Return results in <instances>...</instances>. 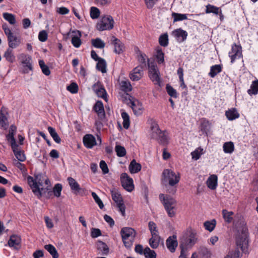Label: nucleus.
<instances>
[{"mask_svg":"<svg viewBox=\"0 0 258 258\" xmlns=\"http://www.w3.org/2000/svg\"><path fill=\"white\" fill-rule=\"evenodd\" d=\"M233 224L235 227L238 231H241V234L237 237L236 243L239 246L242 252H247L248 240L247 235V228L246 226V223L242 218H240L237 221L234 220Z\"/></svg>","mask_w":258,"mask_h":258,"instance_id":"nucleus-1","label":"nucleus"},{"mask_svg":"<svg viewBox=\"0 0 258 258\" xmlns=\"http://www.w3.org/2000/svg\"><path fill=\"white\" fill-rule=\"evenodd\" d=\"M152 137L156 139L159 143L163 146H166L169 143L168 133L166 131H161L157 123L152 122L151 126Z\"/></svg>","mask_w":258,"mask_h":258,"instance_id":"nucleus-2","label":"nucleus"},{"mask_svg":"<svg viewBox=\"0 0 258 258\" xmlns=\"http://www.w3.org/2000/svg\"><path fill=\"white\" fill-rule=\"evenodd\" d=\"M198 240V235L193 230L186 232L182 236L180 241V248L181 249L187 250L195 245Z\"/></svg>","mask_w":258,"mask_h":258,"instance_id":"nucleus-3","label":"nucleus"},{"mask_svg":"<svg viewBox=\"0 0 258 258\" xmlns=\"http://www.w3.org/2000/svg\"><path fill=\"white\" fill-rule=\"evenodd\" d=\"M159 199L164 206V208L170 217H173L175 216L176 211V201L169 196L164 197L163 194L159 195Z\"/></svg>","mask_w":258,"mask_h":258,"instance_id":"nucleus-4","label":"nucleus"},{"mask_svg":"<svg viewBox=\"0 0 258 258\" xmlns=\"http://www.w3.org/2000/svg\"><path fill=\"white\" fill-rule=\"evenodd\" d=\"M180 179V174H176L173 170L169 169H165L162 174V181L164 184L173 187L177 184Z\"/></svg>","mask_w":258,"mask_h":258,"instance_id":"nucleus-5","label":"nucleus"},{"mask_svg":"<svg viewBox=\"0 0 258 258\" xmlns=\"http://www.w3.org/2000/svg\"><path fill=\"white\" fill-rule=\"evenodd\" d=\"M124 98L125 103L132 108L135 115H139L142 114L143 105L138 99L127 93H126Z\"/></svg>","mask_w":258,"mask_h":258,"instance_id":"nucleus-6","label":"nucleus"},{"mask_svg":"<svg viewBox=\"0 0 258 258\" xmlns=\"http://www.w3.org/2000/svg\"><path fill=\"white\" fill-rule=\"evenodd\" d=\"M114 21L110 16L102 18L100 22L97 24V29L99 31L111 30L113 28Z\"/></svg>","mask_w":258,"mask_h":258,"instance_id":"nucleus-7","label":"nucleus"},{"mask_svg":"<svg viewBox=\"0 0 258 258\" xmlns=\"http://www.w3.org/2000/svg\"><path fill=\"white\" fill-rule=\"evenodd\" d=\"M32 191L38 198L42 196L46 199H50L52 196V191L50 190L48 187L43 188L39 187L36 183H33Z\"/></svg>","mask_w":258,"mask_h":258,"instance_id":"nucleus-8","label":"nucleus"},{"mask_svg":"<svg viewBox=\"0 0 258 258\" xmlns=\"http://www.w3.org/2000/svg\"><path fill=\"white\" fill-rule=\"evenodd\" d=\"M111 193L112 200L116 203L119 211L121 212L122 215L124 216L125 206L124 205L121 195L115 190H111Z\"/></svg>","mask_w":258,"mask_h":258,"instance_id":"nucleus-9","label":"nucleus"},{"mask_svg":"<svg viewBox=\"0 0 258 258\" xmlns=\"http://www.w3.org/2000/svg\"><path fill=\"white\" fill-rule=\"evenodd\" d=\"M120 181L122 186L128 191H132L134 189L133 179L126 173H123L120 176Z\"/></svg>","mask_w":258,"mask_h":258,"instance_id":"nucleus-10","label":"nucleus"},{"mask_svg":"<svg viewBox=\"0 0 258 258\" xmlns=\"http://www.w3.org/2000/svg\"><path fill=\"white\" fill-rule=\"evenodd\" d=\"M229 56L231 58V62L232 63H234L235 59L242 57L241 46L236 45V43L233 44L231 47V50L229 52Z\"/></svg>","mask_w":258,"mask_h":258,"instance_id":"nucleus-11","label":"nucleus"},{"mask_svg":"<svg viewBox=\"0 0 258 258\" xmlns=\"http://www.w3.org/2000/svg\"><path fill=\"white\" fill-rule=\"evenodd\" d=\"M35 179L31 176L27 177V180L31 189H32L33 183H36L39 185V187L42 186L43 183L45 178V175L42 173H38L34 174Z\"/></svg>","mask_w":258,"mask_h":258,"instance_id":"nucleus-12","label":"nucleus"},{"mask_svg":"<svg viewBox=\"0 0 258 258\" xmlns=\"http://www.w3.org/2000/svg\"><path fill=\"white\" fill-rule=\"evenodd\" d=\"M111 43L114 46V52L117 54L122 53L124 49L123 44L121 41L112 36L111 38Z\"/></svg>","mask_w":258,"mask_h":258,"instance_id":"nucleus-13","label":"nucleus"},{"mask_svg":"<svg viewBox=\"0 0 258 258\" xmlns=\"http://www.w3.org/2000/svg\"><path fill=\"white\" fill-rule=\"evenodd\" d=\"M172 34L176 38V40L180 43L184 41L186 39L188 35L187 32L181 28L174 30L172 31Z\"/></svg>","mask_w":258,"mask_h":258,"instance_id":"nucleus-14","label":"nucleus"},{"mask_svg":"<svg viewBox=\"0 0 258 258\" xmlns=\"http://www.w3.org/2000/svg\"><path fill=\"white\" fill-rule=\"evenodd\" d=\"M84 145L88 149H92L97 144L95 137L91 134L85 135L83 139Z\"/></svg>","mask_w":258,"mask_h":258,"instance_id":"nucleus-15","label":"nucleus"},{"mask_svg":"<svg viewBox=\"0 0 258 258\" xmlns=\"http://www.w3.org/2000/svg\"><path fill=\"white\" fill-rule=\"evenodd\" d=\"M120 234L122 240L125 239L132 238L134 239L136 232L135 230L131 227H123L121 229Z\"/></svg>","mask_w":258,"mask_h":258,"instance_id":"nucleus-16","label":"nucleus"},{"mask_svg":"<svg viewBox=\"0 0 258 258\" xmlns=\"http://www.w3.org/2000/svg\"><path fill=\"white\" fill-rule=\"evenodd\" d=\"M93 109L97 113L100 119H103L105 117L104 106L101 101L98 100L96 101Z\"/></svg>","mask_w":258,"mask_h":258,"instance_id":"nucleus-17","label":"nucleus"},{"mask_svg":"<svg viewBox=\"0 0 258 258\" xmlns=\"http://www.w3.org/2000/svg\"><path fill=\"white\" fill-rule=\"evenodd\" d=\"M93 89L98 97L103 98L106 101H107V93L103 86L94 84L93 86Z\"/></svg>","mask_w":258,"mask_h":258,"instance_id":"nucleus-18","label":"nucleus"},{"mask_svg":"<svg viewBox=\"0 0 258 258\" xmlns=\"http://www.w3.org/2000/svg\"><path fill=\"white\" fill-rule=\"evenodd\" d=\"M166 244L167 248L171 252H174L178 245V242L176 239V236L173 235L172 236L169 237L166 240Z\"/></svg>","mask_w":258,"mask_h":258,"instance_id":"nucleus-19","label":"nucleus"},{"mask_svg":"<svg viewBox=\"0 0 258 258\" xmlns=\"http://www.w3.org/2000/svg\"><path fill=\"white\" fill-rule=\"evenodd\" d=\"M207 186L212 190L217 188L218 184V177L215 174L211 175L207 180Z\"/></svg>","mask_w":258,"mask_h":258,"instance_id":"nucleus-20","label":"nucleus"},{"mask_svg":"<svg viewBox=\"0 0 258 258\" xmlns=\"http://www.w3.org/2000/svg\"><path fill=\"white\" fill-rule=\"evenodd\" d=\"M98 254L101 255H107L109 252V248L107 244L101 241H98L97 243Z\"/></svg>","mask_w":258,"mask_h":258,"instance_id":"nucleus-21","label":"nucleus"},{"mask_svg":"<svg viewBox=\"0 0 258 258\" xmlns=\"http://www.w3.org/2000/svg\"><path fill=\"white\" fill-rule=\"evenodd\" d=\"M73 33H76L77 34L72 36L71 43L75 47L79 48L82 43V41L80 39L82 36L81 33L79 30L77 31H74Z\"/></svg>","mask_w":258,"mask_h":258,"instance_id":"nucleus-22","label":"nucleus"},{"mask_svg":"<svg viewBox=\"0 0 258 258\" xmlns=\"http://www.w3.org/2000/svg\"><path fill=\"white\" fill-rule=\"evenodd\" d=\"M225 115L229 120H233L239 117V114L235 108H232L226 111Z\"/></svg>","mask_w":258,"mask_h":258,"instance_id":"nucleus-23","label":"nucleus"},{"mask_svg":"<svg viewBox=\"0 0 258 258\" xmlns=\"http://www.w3.org/2000/svg\"><path fill=\"white\" fill-rule=\"evenodd\" d=\"M21 241V239L20 236L17 235H12L11 236L8 241V244L10 247H14L15 248H17V246L20 244Z\"/></svg>","mask_w":258,"mask_h":258,"instance_id":"nucleus-24","label":"nucleus"},{"mask_svg":"<svg viewBox=\"0 0 258 258\" xmlns=\"http://www.w3.org/2000/svg\"><path fill=\"white\" fill-rule=\"evenodd\" d=\"M67 180L72 191H74L76 193H78L81 190L82 188L75 179L71 177H69Z\"/></svg>","mask_w":258,"mask_h":258,"instance_id":"nucleus-25","label":"nucleus"},{"mask_svg":"<svg viewBox=\"0 0 258 258\" xmlns=\"http://www.w3.org/2000/svg\"><path fill=\"white\" fill-rule=\"evenodd\" d=\"M12 37H8V41L9 46L11 48H15L21 43V40L16 35H12Z\"/></svg>","mask_w":258,"mask_h":258,"instance_id":"nucleus-26","label":"nucleus"},{"mask_svg":"<svg viewBox=\"0 0 258 258\" xmlns=\"http://www.w3.org/2000/svg\"><path fill=\"white\" fill-rule=\"evenodd\" d=\"M128 168L131 173H136L141 170L142 166L140 163H137L135 159H133L131 162Z\"/></svg>","mask_w":258,"mask_h":258,"instance_id":"nucleus-27","label":"nucleus"},{"mask_svg":"<svg viewBox=\"0 0 258 258\" xmlns=\"http://www.w3.org/2000/svg\"><path fill=\"white\" fill-rule=\"evenodd\" d=\"M161 240V237L159 235L152 236V237L149 239V244L152 248H157Z\"/></svg>","mask_w":258,"mask_h":258,"instance_id":"nucleus-28","label":"nucleus"},{"mask_svg":"<svg viewBox=\"0 0 258 258\" xmlns=\"http://www.w3.org/2000/svg\"><path fill=\"white\" fill-rule=\"evenodd\" d=\"M200 130L203 134H207L210 130V123L208 120L203 118L201 122Z\"/></svg>","mask_w":258,"mask_h":258,"instance_id":"nucleus-29","label":"nucleus"},{"mask_svg":"<svg viewBox=\"0 0 258 258\" xmlns=\"http://www.w3.org/2000/svg\"><path fill=\"white\" fill-rule=\"evenodd\" d=\"M222 66L220 64H215L210 68V71L209 73V76L211 78H214L218 73L222 71Z\"/></svg>","mask_w":258,"mask_h":258,"instance_id":"nucleus-30","label":"nucleus"},{"mask_svg":"<svg viewBox=\"0 0 258 258\" xmlns=\"http://www.w3.org/2000/svg\"><path fill=\"white\" fill-rule=\"evenodd\" d=\"M12 149L15 157L19 161L23 162L26 160V157L24 152L19 150L18 149V147H15V148Z\"/></svg>","mask_w":258,"mask_h":258,"instance_id":"nucleus-31","label":"nucleus"},{"mask_svg":"<svg viewBox=\"0 0 258 258\" xmlns=\"http://www.w3.org/2000/svg\"><path fill=\"white\" fill-rule=\"evenodd\" d=\"M223 217L225 221L228 223H230L233 221L232 216L234 213L232 211H228L226 209H224L222 211Z\"/></svg>","mask_w":258,"mask_h":258,"instance_id":"nucleus-32","label":"nucleus"},{"mask_svg":"<svg viewBox=\"0 0 258 258\" xmlns=\"http://www.w3.org/2000/svg\"><path fill=\"white\" fill-rule=\"evenodd\" d=\"M247 93L249 95L258 94V80L252 81L250 89L247 90Z\"/></svg>","mask_w":258,"mask_h":258,"instance_id":"nucleus-33","label":"nucleus"},{"mask_svg":"<svg viewBox=\"0 0 258 258\" xmlns=\"http://www.w3.org/2000/svg\"><path fill=\"white\" fill-rule=\"evenodd\" d=\"M106 62L103 58H100L96 64V69L102 73H106Z\"/></svg>","mask_w":258,"mask_h":258,"instance_id":"nucleus-34","label":"nucleus"},{"mask_svg":"<svg viewBox=\"0 0 258 258\" xmlns=\"http://www.w3.org/2000/svg\"><path fill=\"white\" fill-rule=\"evenodd\" d=\"M44 248L49 252L53 258L58 257V253L56 250V249L53 245L51 244H47L44 246Z\"/></svg>","mask_w":258,"mask_h":258,"instance_id":"nucleus-35","label":"nucleus"},{"mask_svg":"<svg viewBox=\"0 0 258 258\" xmlns=\"http://www.w3.org/2000/svg\"><path fill=\"white\" fill-rule=\"evenodd\" d=\"M156 58L159 64L164 62V53L162 51V49L159 47H158L156 49Z\"/></svg>","mask_w":258,"mask_h":258,"instance_id":"nucleus-36","label":"nucleus"},{"mask_svg":"<svg viewBox=\"0 0 258 258\" xmlns=\"http://www.w3.org/2000/svg\"><path fill=\"white\" fill-rule=\"evenodd\" d=\"M132 87L130 83L127 81H122L120 83V89L124 92L127 93L132 90Z\"/></svg>","mask_w":258,"mask_h":258,"instance_id":"nucleus-37","label":"nucleus"},{"mask_svg":"<svg viewBox=\"0 0 258 258\" xmlns=\"http://www.w3.org/2000/svg\"><path fill=\"white\" fill-rule=\"evenodd\" d=\"M48 131L53 140L57 144H59L61 142V139L56 132L55 130L51 126L48 127Z\"/></svg>","mask_w":258,"mask_h":258,"instance_id":"nucleus-38","label":"nucleus"},{"mask_svg":"<svg viewBox=\"0 0 258 258\" xmlns=\"http://www.w3.org/2000/svg\"><path fill=\"white\" fill-rule=\"evenodd\" d=\"M216 224V221L215 219H213L211 221H206L204 223L205 228L210 232H212L215 228Z\"/></svg>","mask_w":258,"mask_h":258,"instance_id":"nucleus-39","label":"nucleus"},{"mask_svg":"<svg viewBox=\"0 0 258 258\" xmlns=\"http://www.w3.org/2000/svg\"><path fill=\"white\" fill-rule=\"evenodd\" d=\"M12 48H8L4 54V57L10 62H13L15 60V56L13 54Z\"/></svg>","mask_w":258,"mask_h":258,"instance_id":"nucleus-40","label":"nucleus"},{"mask_svg":"<svg viewBox=\"0 0 258 258\" xmlns=\"http://www.w3.org/2000/svg\"><path fill=\"white\" fill-rule=\"evenodd\" d=\"M121 117L123 120V126L125 129H127L130 124V116L127 113L123 111L121 113Z\"/></svg>","mask_w":258,"mask_h":258,"instance_id":"nucleus-41","label":"nucleus"},{"mask_svg":"<svg viewBox=\"0 0 258 258\" xmlns=\"http://www.w3.org/2000/svg\"><path fill=\"white\" fill-rule=\"evenodd\" d=\"M223 151L225 153H232L234 149V146L232 142H226L224 144Z\"/></svg>","mask_w":258,"mask_h":258,"instance_id":"nucleus-42","label":"nucleus"},{"mask_svg":"<svg viewBox=\"0 0 258 258\" xmlns=\"http://www.w3.org/2000/svg\"><path fill=\"white\" fill-rule=\"evenodd\" d=\"M159 44L163 47H166L169 43L168 36L167 33H164L160 36L159 38Z\"/></svg>","mask_w":258,"mask_h":258,"instance_id":"nucleus-43","label":"nucleus"},{"mask_svg":"<svg viewBox=\"0 0 258 258\" xmlns=\"http://www.w3.org/2000/svg\"><path fill=\"white\" fill-rule=\"evenodd\" d=\"M199 253L202 258H210L211 255L210 250L204 246L200 247Z\"/></svg>","mask_w":258,"mask_h":258,"instance_id":"nucleus-44","label":"nucleus"},{"mask_svg":"<svg viewBox=\"0 0 258 258\" xmlns=\"http://www.w3.org/2000/svg\"><path fill=\"white\" fill-rule=\"evenodd\" d=\"M220 10V9L219 8L208 4L206 6L205 12L207 14L213 13L215 15H218Z\"/></svg>","mask_w":258,"mask_h":258,"instance_id":"nucleus-45","label":"nucleus"},{"mask_svg":"<svg viewBox=\"0 0 258 258\" xmlns=\"http://www.w3.org/2000/svg\"><path fill=\"white\" fill-rule=\"evenodd\" d=\"M166 89L168 94L171 97L174 98H177L178 97V93L176 90L169 84L166 85Z\"/></svg>","mask_w":258,"mask_h":258,"instance_id":"nucleus-46","label":"nucleus"},{"mask_svg":"<svg viewBox=\"0 0 258 258\" xmlns=\"http://www.w3.org/2000/svg\"><path fill=\"white\" fill-rule=\"evenodd\" d=\"M3 15L4 18L9 22L10 24L14 25L16 23V19L14 15L8 13H4Z\"/></svg>","mask_w":258,"mask_h":258,"instance_id":"nucleus-47","label":"nucleus"},{"mask_svg":"<svg viewBox=\"0 0 258 258\" xmlns=\"http://www.w3.org/2000/svg\"><path fill=\"white\" fill-rule=\"evenodd\" d=\"M92 44L97 48H103L105 46V43L99 38L92 40Z\"/></svg>","mask_w":258,"mask_h":258,"instance_id":"nucleus-48","label":"nucleus"},{"mask_svg":"<svg viewBox=\"0 0 258 258\" xmlns=\"http://www.w3.org/2000/svg\"><path fill=\"white\" fill-rule=\"evenodd\" d=\"M144 255L146 258H156L157 256L155 251L148 246L144 249Z\"/></svg>","mask_w":258,"mask_h":258,"instance_id":"nucleus-49","label":"nucleus"},{"mask_svg":"<svg viewBox=\"0 0 258 258\" xmlns=\"http://www.w3.org/2000/svg\"><path fill=\"white\" fill-rule=\"evenodd\" d=\"M39 64L42 73L46 76H49L50 74V71L47 66L45 64L43 60H39Z\"/></svg>","mask_w":258,"mask_h":258,"instance_id":"nucleus-50","label":"nucleus"},{"mask_svg":"<svg viewBox=\"0 0 258 258\" xmlns=\"http://www.w3.org/2000/svg\"><path fill=\"white\" fill-rule=\"evenodd\" d=\"M8 125L7 117L4 113L0 112V126L4 129H6Z\"/></svg>","mask_w":258,"mask_h":258,"instance_id":"nucleus-51","label":"nucleus"},{"mask_svg":"<svg viewBox=\"0 0 258 258\" xmlns=\"http://www.w3.org/2000/svg\"><path fill=\"white\" fill-rule=\"evenodd\" d=\"M115 151L116 152V155L118 157H122L126 155V150L124 147L120 145H116L115 147Z\"/></svg>","mask_w":258,"mask_h":258,"instance_id":"nucleus-52","label":"nucleus"},{"mask_svg":"<svg viewBox=\"0 0 258 258\" xmlns=\"http://www.w3.org/2000/svg\"><path fill=\"white\" fill-rule=\"evenodd\" d=\"M172 17L173 18V22H177L186 20L187 19L186 14H182L176 13H172Z\"/></svg>","mask_w":258,"mask_h":258,"instance_id":"nucleus-53","label":"nucleus"},{"mask_svg":"<svg viewBox=\"0 0 258 258\" xmlns=\"http://www.w3.org/2000/svg\"><path fill=\"white\" fill-rule=\"evenodd\" d=\"M148 227L152 236L159 235L156 224L154 222L150 221L148 223Z\"/></svg>","mask_w":258,"mask_h":258,"instance_id":"nucleus-54","label":"nucleus"},{"mask_svg":"<svg viewBox=\"0 0 258 258\" xmlns=\"http://www.w3.org/2000/svg\"><path fill=\"white\" fill-rule=\"evenodd\" d=\"M62 188V185L60 183H57L54 185L52 191L55 197L58 198L60 196Z\"/></svg>","mask_w":258,"mask_h":258,"instance_id":"nucleus-55","label":"nucleus"},{"mask_svg":"<svg viewBox=\"0 0 258 258\" xmlns=\"http://www.w3.org/2000/svg\"><path fill=\"white\" fill-rule=\"evenodd\" d=\"M203 149L201 148H199L194 151L191 153V155L192 156V159L195 160H197L200 159L201 155L203 154Z\"/></svg>","mask_w":258,"mask_h":258,"instance_id":"nucleus-56","label":"nucleus"},{"mask_svg":"<svg viewBox=\"0 0 258 258\" xmlns=\"http://www.w3.org/2000/svg\"><path fill=\"white\" fill-rule=\"evenodd\" d=\"M100 15V11L99 10L96 8L92 7L90 9V16L91 18L93 19H97L99 17Z\"/></svg>","mask_w":258,"mask_h":258,"instance_id":"nucleus-57","label":"nucleus"},{"mask_svg":"<svg viewBox=\"0 0 258 258\" xmlns=\"http://www.w3.org/2000/svg\"><path fill=\"white\" fill-rule=\"evenodd\" d=\"M6 139L8 142H10L12 148H14L15 147H18V145L16 143L14 135H10L8 134L6 135Z\"/></svg>","mask_w":258,"mask_h":258,"instance_id":"nucleus-58","label":"nucleus"},{"mask_svg":"<svg viewBox=\"0 0 258 258\" xmlns=\"http://www.w3.org/2000/svg\"><path fill=\"white\" fill-rule=\"evenodd\" d=\"M149 76L150 79L153 82H154L155 84H157L159 86H160L161 81L159 76V72L154 73V74H150Z\"/></svg>","mask_w":258,"mask_h":258,"instance_id":"nucleus-59","label":"nucleus"},{"mask_svg":"<svg viewBox=\"0 0 258 258\" xmlns=\"http://www.w3.org/2000/svg\"><path fill=\"white\" fill-rule=\"evenodd\" d=\"M67 89L73 94H75L78 92V86L76 83H72L70 85L67 86Z\"/></svg>","mask_w":258,"mask_h":258,"instance_id":"nucleus-60","label":"nucleus"},{"mask_svg":"<svg viewBox=\"0 0 258 258\" xmlns=\"http://www.w3.org/2000/svg\"><path fill=\"white\" fill-rule=\"evenodd\" d=\"M91 195L95 202L98 204L99 208L101 209H102L104 207V205L102 201L101 200L99 197L97 195V194L95 192H92Z\"/></svg>","mask_w":258,"mask_h":258,"instance_id":"nucleus-61","label":"nucleus"},{"mask_svg":"<svg viewBox=\"0 0 258 258\" xmlns=\"http://www.w3.org/2000/svg\"><path fill=\"white\" fill-rule=\"evenodd\" d=\"M147 56L145 54L142 53L141 51H139V54L138 56V61L141 63V65L143 67H145L146 66V59Z\"/></svg>","mask_w":258,"mask_h":258,"instance_id":"nucleus-62","label":"nucleus"},{"mask_svg":"<svg viewBox=\"0 0 258 258\" xmlns=\"http://www.w3.org/2000/svg\"><path fill=\"white\" fill-rule=\"evenodd\" d=\"M100 168L102 171V172L104 174H107L109 172V169L108 168V166L106 162L104 160H101L100 162Z\"/></svg>","mask_w":258,"mask_h":258,"instance_id":"nucleus-63","label":"nucleus"},{"mask_svg":"<svg viewBox=\"0 0 258 258\" xmlns=\"http://www.w3.org/2000/svg\"><path fill=\"white\" fill-rule=\"evenodd\" d=\"M48 35L45 30H42L39 33L38 39L41 42H45L47 40Z\"/></svg>","mask_w":258,"mask_h":258,"instance_id":"nucleus-64","label":"nucleus"}]
</instances>
